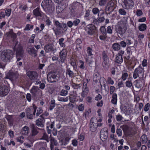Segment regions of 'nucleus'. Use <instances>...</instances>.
Wrapping results in <instances>:
<instances>
[{"label": "nucleus", "instance_id": "nucleus-1", "mask_svg": "<svg viewBox=\"0 0 150 150\" xmlns=\"http://www.w3.org/2000/svg\"><path fill=\"white\" fill-rule=\"evenodd\" d=\"M53 22L56 28H52L56 35H59L62 34H65L68 29L67 24L63 23H60L58 21L54 20Z\"/></svg>", "mask_w": 150, "mask_h": 150}, {"label": "nucleus", "instance_id": "nucleus-2", "mask_svg": "<svg viewBox=\"0 0 150 150\" xmlns=\"http://www.w3.org/2000/svg\"><path fill=\"white\" fill-rule=\"evenodd\" d=\"M14 54V52L10 50H4L1 54V59L5 62H9L13 58Z\"/></svg>", "mask_w": 150, "mask_h": 150}, {"label": "nucleus", "instance_id": "nucleus-3", "mask_svg": "<svg viewBox=\"0 0 150 150\" xmlns=\"http://www.w3.org/2000/svg\"><path fill=\"white\" fill-rule=\"evenodd\" d=\"M41 6L47 12L52 13L54 10V7L51 0H44L41 4Z\"/></svg>", "mask_w": 150, "mask_h": 150}, {"label": "nucleus", "instance_id": "nucleus-4", "mask_svg": "<svg viewBox=\"0 0 150 150\" xmlns=\"http://www.w3.org/2000/svg\"><path fill=\"white\" fill-rule=\"evenodd\" d=\"M144 70L142 67L141 65L136 68L133 73V77L134 79L139 77L140 79H143L144 78Z\"/></svg>", "mask_w": 150, "mask_h": 150}, {"label": "nucleus", "instance_id": "nucleus-5", "mask_svg": "<svg viewBox=\"0 0 150 150\" xmlns=\"http://www.w3.org/2000/svg\"><path fill=\"white\" fill-rule=\"evenodd\" d=\"M59 79L57 73L51 71L47 75V80L48 81L51 83L57 82Z\"/></svg>", "mask_w": 150, "mask_h": 150}, {"label": "nucleus", "instance_id": "nucleus-6", "mask_svg": "<svg viewBox=\"0 0 150 150\" xmlns=\"http://www.w3.org/2000/svg\"><path fill=\"white\" fill-rule=\"evenodd\" d=\"M115 29L118 33L122 35L126 32L127 27L124 24L121 23L118 24Z\"/></svg>", "mask_w": 150, "mask_h": 150}, {"label": "nucleus", "instance_id": "nucleus-7", "mask_svg": "<svg viewBox=\"0 0 150 150\" xmlns=\"http://www.w3.org/2000/svg\"><path fill=\"white\" fill-rule=\"evenodd\" d=\"M87 52L88 55L86 56V61L87 63L89 64V66L93 62V61L92 60V57H91V58H90V56H91L93 55L92 54L93 50L92 48L89 47H88L87 48Z\"/></svg>", "mask_w": 150, "mask_h": 150}, {"label": "nucleus", "instance_id": "nucleus-8", "mask_svg": "<svg viewBox=\"0 0 150 150\" xmlns=\"http://www.w3.org/2000/svg\"><path fill=\"white\" fill-rule=\"evenodd\" d=\"M24 52L22 47L21 46H19L16 50V57L17 61L18 62L22 57Z\"/></svg>", "mask_w": 150, "mask_h": 150}, {"label": "nucleus", "instance_id": "nucleus-9", "mask_svg": "<svg viewBox=\"0 0 150 150\" xmlns=\"http://www.w3.org/2000/svg\"><path fill=\"white\" fill-rule=\"evenodd\" d=\"M96 27L92 24L88 25L85 28L88 34L90 35H92L95 33Z\"/></svg>", "mask_w": 150, "mask_h": 150}, {"label": "nucleus", "instance_id": "nucleus-10", "mask_svg": "<svg viewBox=\"0 0 150 150\" xmlns=\"http://www.w3.org/2000/svg\"><path fill=\"white\" fill-rule=\"evenodd\" d=\"M123 3L125 6L124 8L127 9L132 8L134 5V3L132 0H124Z\"/></svg>", "mask_w": 150, "mask_h": 150}, {"label": "nucleus", "instance_id": "nucleus-11", "mask_svg": "<svg viewBox=\"0 0 150 150\" xmlns=\"http://www.w3.org/2000/svg\"><path fill=\"white\" fill-rule=\"evenodd\" d=\"M10 91L8 88L5 85L0 86V95L4 96L7 95Z\"/></svg>", "mask_w": 150, "mask_h": 150}, {"label": "nucleus", "instance_id": "nucleus-12", "mask_svg": "<svg viewBox=\"0 0 150 150\" xmlns=\"http://www.w3.org/2000/svg\"><path fill=\"white\" fill-rule=\"evenodd\" d=\"M100 137L103 141H105L108 138V130L107 129L104 128L101 130L100 132Z\"/></svg>", "mask_w": 150, "mask_h": 150}, {"label": "nucleus", "instance_id": "nucleus-13", "mask_svg": "<svg viewBox=\"0 0 150 150\" xmlns=\"http://www.w3.org/2000/svg\"><path fill=\"white\" fill-rule=\"evenodd\" d=\"M44 50L47 52H51L53 54L55 53L57 50L56 48H54L53 45L50 44L46 45L44 47Z\"/></svg>", "mask_w": 150, "mask_h": 150}, {"label": "nucleus", "instance_id": "nucleus-14", "mask_svg": "<svg viewBox=\"0 0 150 150\" xmlns=\"http://www.w3.org/2000/svg\"><path fill=\"white\" fill-rule=\"evenodd\" d=\"M37 107L35 105L33 104V106L30 107L29 108H26L25 110L26 113H32L33 112V115H35V112L36 111Z\"/></svg>", "mask_w": 150, "mask_h": 150}, {"label": "nucleus", "instance_id": "nucleus-15", "mask_svg": "<svg viewBox=\"0 0 150 150\" xmlns=\"http://www.w3.org/2000/svg\"><path fill=\"white\" fill-rule=\"evenodd\" d=\"M27 75L31 80H36L38 77V74L35 71H28L27 72Z\"/></svg>", "mask_w": 150, "mask_h": 150}, {"label": "nucleus", "instance_id": "nucleus-16", "mask_svg": "<svg viewBox=\"0 0 150 150\" xmlns=\"http://www.w3.org/2000/svg\"><path fill=\"white\" fill-rule=\"evenodd\" d=\"M31 134L32 136H34L38 134L39 132L38 129H40L37 127L33 124L30 125Z\"/></svg>", "mask_w": 150, "mask_h": 150}, {"label": "nucleus", "instance_id": "nucleus-17", "mask_svg": "<svg viewBox=\"0 0 150 150\" xmlns=\"http://www.w3.org/2000/svg\"><path fill=\"white\" fill-rule=\"evenodd\" d=\"M67 51L65 49H63L59 53L60 58L61 62L64 63L66 58Z\"/></svg>", "mask_w": 150, "mask_h": 150}, {"label": "nucleus", "instance_id": "nucleus-18", "mask_svg": "<svg viewBox=\"0 0 150 150\" xmlns=\"http://www.w3.org/2000/svg\"><path fill=\"white\" fill-rule=\"evenodd\" d=\"M77 97V94L76 91H73L71 92L69 96L70 102L71 103H74L75 101H76V99Z\"/></svg>", "mask_w": 150, "mask_h": 150}, {"label": "nucleus", "instance_id": "nucleus-19", "mask_svg": "<svg viewBox=\"0 0 150 150\" xmlns=\"http://www.w3.org/2000/svg\"><path fill=\"white\" fill-rule=\"evenodd\" d=\"M27 51L29 54L33 55L34 57H36L37 56V51L34 47L29 46L27 48Z\"/></svg>", "mask_w": 150, "mask_h": 150}, {"label": "nucleus", "instance_id": "nucleus-20", "mask_svg": "<svg viewBox=\"0 0 150 150\" xmlns=\"http://www.w3.org/2000/svg\"><path fill=\"white\" fill-rule=\"evenodd\" d=\"M50 148L51 150H53L54 146H57L58 144L57 141L56 139L52 137H51V135H50Z\"/></svg>", "mask_w": 150, "mask_h": 150}, {"label": "nucleus", "instance_id": "nucleus-21", "mask_svg": "<svg viewBox=\"0 0 150 150\" xmlns=\"http://www.w3.org/2000/svg\"><path fill=\"white\" fill-rule=\"evenodd\" d=\"M6 34L8 37L10 38L13 40H15L16 38V34L13 32L12 29L10 30V31L7 32Z\"/></svg>", "mask_w": 150, "mask_h": 150}, {"label": "nucleus", "instance_id": "nucleus-22", "mask_svg": "<svg viewBox=\"0 0 150 150\" xmlns=\"http://www.w3.org/2000/svg\"><path fill=\"white\" fill-rule=\"evenodd\" d=\"M97 124L94 123L91 119L90 123V128L92 132H94L97 129Z\"/></svg>", "mask_w": 150, "mask_h": 150}, {"label": "nucleus", "instance_id": "nucleus-23", "mask_svg": "<svg viewBox=\"0 0 150 150\" xmlns=\"http://www.w3.org/2000/svg\"><path fill=\"white\" fill-rule=\"evenodd\" d=\"M30 92L33 95H35L36 93L37 92H40L42 94V91L40 90L38 87L33 86L32 88L30 90Z\"/></svg>", "mask_w": 150, "mask_h": 150}, {"label": "nucleus", "instance_id": "nucleus-24", "mask_svg": "<svg viewBox=\"0 0 150 150\" xmlns=\"http://www.w3.org/2000/svg\"><path fill=\"white\" fill-rule=\"evenodd\" d=\"M33 13L34 15L36 17L42 16L40 10V8L39 7H37L33 11Z\"/></svg>", "mask_w": 150, "mask_h": 150}, {"label": "nucleus", "instance_id": "nucleus-25", "mask_svg": "<svg viewBox=\"0 0 150 150\" xmlns=\"http://www.w3.org/2000/svg\"><path fill=\"white\" fill-rule=\"evenodd\" d=\"M29 132V129L28 126H25L23 127L21 133L23 135H27Z\"/></svg>", "mask_w": 150, "mask_h": 150}, {"label": "nucleus", "instance_id": "nucleus-26", "mask_svg": "<svg viewBox=\"0 0 150 150\" xmlns=\"http://www.w3.org/2000/svg\"><path fill=\"white\" fill-rule=\"evenodd\" d=\"M9 78L12 81L16 80L18 77V75L17 74L13 73H10L8 76Z\"/></svg>", "mask_w": 150, "mask_h": 150}, {"label": "nucleus", "instance_id": "nucleus-27", "mask_svg": "<svg viewBox=\"0 0 150 150\" xmlns=\"http://www.w3.org/2000/svg\"><path fill=\"white\" fill-rule=\"evenodd\" d=\"M66 73L67 74L69 75L70 77H73L75 76V73L71 71L70 68H67L66 69Z\"/></svg>", "mask_w": 150, "mask_h": 150}, {"label": "nucleus", "instance_id": "nucleus-28", "mask_svg": "<svg viewBox=\"0 0 150 150\" xmlns=\"http://www.w3.org/2000/svg\"><path fill=\"white\" fill-rule=\"evenodd\" d=\"M123 59L122 56H120L116 54L115 59V62L119 64H121L123 62Z\"/></svg>", "mask_w": 150, "mask_h": 150}, {"label": "nucleus", "instance_id": "nucleus-29", "mask_svg": "<svg viewBox=\"0 0 150 150\" xmlns=\"http://www.w3.org/2000/svg\"><path fill=\"white\" fill-rule=\"evenodd\" d=\"M112 99L111 102L114 104H116L117 101V95L116 93H114L112 94Z\"/></svg>", "mask_w": 150, "mask_h": 150}, {"label": "nucleus", "instance_id": "nucleus-30", "mask_svg": "<svg viewBox=\"0 0 150 150\" xmlns=\"http://www.w3.org/2000/svg\"><path fill=\"white\" fill-rule=\"evenodd\" d=\"M36 125L39 127H43L44 124L42 122V120L41 119H38L36 121Z\"/></svg>", "mask_w": 150, "mask_h": 150}, {"label": "nucleus", "instance_id": "nucleus-31", "mask_svg": "<svg viewBox=\"0 0 150 150\" xmlns=\"http://www.w3.org/2000/svg\"><path fill=\"white\" fill-rule=\"evenodd\" d=\"M89 92L88 88H83L81 93V96L83 98H84L87 96Z\"/></svg>", "mask_w": 150, "mask_h": 150}, {"label": "nucleus", "instance_id": "nucleus-32", "mask_svg": "<svg viewBox=\"0 0 150 150\" xmlns=\"http://www.w3.org/2000/svg\"><path fill=\"white\" fill-rule=\"evenodd\" d=\"M105 20V18L104 17H99V16L97 19H95L93 20V22L95 23L96 22L101 23L103 22Z\"/></svg>", "mask_w": 150, "mask_h": 150}, {"label": "nucleus", "instance_id": "nucleus-33", "mask_svg": "<svg viewBox=\"0 0 150 150\" xmlns=\"http://www.w3.org/2000/svg\"><path fill=\"white\" fill-rule=\"evenodd\" d=\"M70 61L71 65L73 66V69L76 71V69L77 66L75 60L73 58H72L70 59Z\"/></svg>", "mask_w": 150, "mask_h": 150}, {"label": "nucleus", "instance_id": "nucleus-34", "mask_svg": "<svg viewBox=\"0 0 150 150\" xmlns=\"http://www.w3.org/2000/svg\"><path fill=\"white\" fill-rule=\"evenodd\" d=\"M112 47L114 50L117 51L120 48V46L118 43H115L112 45Z\"/></svg>", "mask_w": 150, "mask_h": 150}, {"label": "nucleus", "instance_id": "nucleus-35", "mask_svg": "<svg viewBox=\"0 0 150 150\" xmlns=\"http://www.w3.org/2000/svg\"><path fill=\"white\" fill-rule=\"evenodd\" d=\"M24 145L27 148H30L33 146V142L28 140L24 143Z\"/></svg>", "mask_w": 150, "mask_h": 150}, {"label": "nucleus", "instance_id": "nucleus-36", "mask_svg": "<svg viewBox=\"0 0 150 150\" xmlns=\"http://www.w3.org/2000/svg\"><path fill=\"white\" fill-rule=\"evenodd\" d=\"M64 39L63 38H61L58 41L59 43L60 46L62 47H65L66 45L64 42Z\"/></svg>", "mask_w": 150, "mask_h": 150}, {"label": "nucleus", "instance_id": "nucleus-37", "mask_svg": "<svg viewBox=\"0 0 150 150\" xmlns=\"http://www.w3.org/2000/svg\"><path fill=\"white\" fill-rule=\"evenodd\" d=\"M57 100L60 101L66 102H67L69 100V97H67L66 98H64L60 96H58Z\"/></svg>", "mask_w": 150, "mask_h": 150}, {"label": "nucleus", "instance_id": "nucleus-38", "mask_svg": "<svg viewBox=\"0 0 150 150\" xmlns=\"http://www.w3.org/2000/svg\"><path fill=\"white\" fill-rule=\"evenodd\" d=\"M102 65L104 68H108L109 66L108 61L103 60L102 63Z\"/></svg>", "mask_w": 150, "mask_h": 150}, {"label": "nucleus", "instance_id": "nucleus-39", "mask_svg": "<svg viewBox=\"0 0 150 150\" xmlns=\"http://www.w3.org/2000/svg\"><path fill=\"white\" fill-rule=\"evenodd\" d=\"M71 86L74 89H78L80 88L81 86V84H77L73 82L71 83Z\"/></svg>", "mask_w": 150, "mask_h": 150}, {"label": "nucleus", "instance_id": "nucleus-40", "mask_svg": "<svg viewBox=\"0 0 150 150\" xmlns=\"http://www.w3.org/2000/svg\"><path fill=\"white\" fill-rule=\"evenodd\" d=\"M92 12L94 15L98 14V16H99L100 10L98 8L95 7L93 8L92 9Z\"/></svg>", "mask_w": 150, "mask_h": 150}, {"label": "nucleus", "instance_id": "nucleus-41", "mask_svg": "<svg viewBox=\"0 0 150 150\" xmlns=\"http://www.w3.org/2000/svg\"><path fill=\"white\" fill-rule=\"evenodd\" d=\"M109 0H100L99 1L98 5L100 6H104Z\"/></svg>", "mask_w": 150, "mask_h": 150}, {"label": "nucleus", "instance_id": "nucleus-42", "mask_svg": "<svg viewBox=\"0 0 150 150\" xmlns=\"http://www.w3.org/2000/svg\"><path fill=\"white\" fill-rule=\"evenodd\" d=\"M141 140L143 143H146L148 141L147 137L145 134L143 135L141 137Z\"/></svg>", "mask_w": 150, "mask_h": 150}, {"label": "nucleus", "instance_id": "nucleus-43", "mask_svg": "<svg viewBox=\"0 0 150 150\" xmlns=\"http://www.w3.org/2000/svg\"><path fill=\"white\" fill-rule=\"evenodd\" d=\"M146 25L144 24H142L139 26V29L141 31H144L146 30Z\"/></svg>", "mask_w": 150, "mask_h": 150}, {"label": "nucleus", "instance_id": "nucleus-44", "mask_svg": "<svg viewBox=\"0 0 150 150\" xmlns=\"http://www.w3.org/2000/svg\"><path fill=\"white\" fill-rule=\"evenodd\" d=\"M100 31L102 34L104 35H106L107 34V32L105 27L102 26L100 28Z\"/></svg>", "mask_w": 150, "mask_h": 150}, {"label": "nucleus", "instance_id": "nucleus-45", "mask_svg": "<svg viewBox=\"0 0 150 150\" xmlns=\"http://www.w3.org/2000/svg\"><path fill=\"white\" fill-rule=\"evenodd\" d=\"M135 86L138 88H140L142 87V84H140L141 82L139 80H137L135 81Z\"/></svg>", "mask_w": 150, "mask_h": 150}, {"label": "nucleus", "instance_id": "nucleus-46", "mask_svg": "<svg viewBox=\"0 0 150 150\" xmlns=\"http://www.w3.org/2000/svg\"><path fill=\"white\" fill-rule=\"evenodd\" d=\"M125 85L126 87L130 88L132 86V83L131 80H129L126 81L125 82Z\"/></svg>", "mask_w": 150, "mask_h": 150}, {"label": "nucleus", "instance_id": "nucleus-47", "mask_svg": "<svg viewBox=\"0 0 150 150\" xmlns=\"http://www.w3.org/2000/svg\"><path fill=\"white\" fill-rule=\"evenodd\" d=\"M128 76V74L127 73L122 72L121 79L123 81H124L127 79Z\"/></svg>", "mask_w": 150, "mask_h": 150}, {"label": "nucleus", "instance_id": "nucleus-48", "mask_svg": "<svg viewBox=\"0 0 150 150\" xmlns=\"http://www.w3.org/2000/svg\"><path fill=\"white\" fill-rule=\"evenodd\" d=\"M59 94L62 96H66L68 94V91L66 90L62 89L59 92Z\"/></svg>", "mask_w": 150, "mask_h": 150}, {"label": "nucleus", "instance_id": "nucleus-49", "mask_svg": "<svg viewBox=\"0 0 150 150\" xmlns=\"http://www.w3.org/2000/svg\"><path fill=\"white\" fill-rule=\"evenodd\" d=\"M102 57L103 60H108V57L107 55V53L105 51H104L102 52Z\"/></svg>", "mask_w": 150, "mask_h": 150}, {"label": "nucleus", "instance_id": "nucleus-50", "mask_svg": "<svg viewBox=\"0 0 150 150\" xmlns=\"http://www.w3.org/2000/svg\"><path fill=\"white\" fill-rule=\"evenodd\" d=\"M6 118L8 122L11 123L13 121V118L11 115H7L6 116Z\"/></svg>", "mask_w": 150, "mask_h": 150}, {"label": "nucleus", "instance_id": "nucleus-51", "mask_svg": "<svg viewBox=\"0 0 150 150\" xmlns=\"http://www.w3.org/2000/svg\"><path fill=\"white\" fill-rule=\"evenodd\" d=\"M41 139L45 140L47 141V142H49L48 138V135L46 133H44L42 138H41Z\"/></svg>", "mask_w": 150, "mask_h": 150}, {"label": "nucleus", "instance_id": "nucleus-52", "mask_svg": "<svg viewBox=\"0 0 150 150\" xmlns=\"http://www.w3.org/2000/svg\"><path fill=\"white\" fill-rule=\"evenodd\" d=\"M118 12L121 15H125L127 14V12L123 8L120 9L119 10Z\"/></svg>", "mask_w": 150, "mask_h": 150}, {"label": "nucleus", "instance_id": "nucleus-53", "mask_svg": "<svg viewBox=\"0 0 150 150\" xmlns=\"http://www.w3.org/2000/svg\"><path fill=\"white\" fill-rule=\"evenodd\" d=\"M130 57V54H125V56L124 57L125 62H126L127 61H128V60H129Z\"/></svg>", "mask_w": 150, "mask_h": 150}, {"label": "nucleus", "instance_id": "nucleus-54", "mask_svg": "<svg viewBox=\"0 0 150 150\" xmlns=\"http://www.w3.org/2000/svg\"><path fill=\"white\" fill-rule=\"evenodd\" d=\"M24 138V137L22 136L18 137L17 138V142H19L21 143L22 144L23 142Z\"/></svg>", "mask_w": 150, "mask_h": 150}, {"label": "nucleus", "instance_id": "nucleus-55", "mask_svg": "<svg viewBox=\"0 0 150 150\" xmlns=\"http://www.w3.org/2000/svg\"><path fill=\"white\" fill-rule=\"evenodd\" d=\"M120 108L121 111L123 113L125 112L126 111V110L127 109V107L125 105H121V106L120 107Z\"/></svg>", "mask_w": 150, "mask_h": 150}, {"label": "nucleus", "instance_id": "nucleus-56", "mask_svg": "<svg viewBox=\"0 0 150 150\" xmlns=\"http://www.w3.org/2000/svg\"><path fill=\"white\" fill-rule=\"evenodd\" d=\"M43 110L41 107L39 108L37 111L36 115L37 116H38L40 114L42 113Z\"/></svg>", "mask_w": 150, "mask_h": 150}, {"label": "nucleus", "instance_id": "nucleus-57", "mask_svg": "<svg viewBox=\"0 0 150 150\" xmlns=\"http://www.w3.org/2000/svg\"><path fill=\"white\" fill-rule=\"evenodd\" d=\"M123 119V117L122 115L120 114L116 115V119L117 121H121Z\"/></svg>", "mask_w": 150, "mask_h": 150}, {"label": "nucleus", "instance_id": "nucleus-58", "mask_svg": "<svg viewBox=\"0 0 150 150\" xmlns=\"http://www.w3.org/2000/svg\"><path fill=\"white\" fill-rule=\"evenodd\" d=\"M6 144L8 146H9L12 144L13 146H15V143L13 140L12 139L10 141H7L6 142Z\"/></svg>", "mask_w": 150, "mask_h": 150}, {"label": "nucleus", "instance_id": "nucleus-59", "mask_svg": "<svg viewBox=\"0 0 150 150\" xmlns=\"http://www.w3.org/2000/svg\"><path fill=\"white\" fill-rule=\"evenodd\" d=\"M80 22V20L79 19H75L73 22V25L75 26H77L78 25Z\"/></svg>", "mask_w": 150, "mask_h": 150}, {"label": "nucleus", "instance_id": "nucleus-60", "mask_svg": "<svg viewBox=\"0 0 150 150\" xmlns=\"http://www.w3.org/2000/svg\"><path fill=\"white\" fill-rule=\"evenodd\" d=\"M33 26L32 25H30V24H27L25 29H24V30H29L33 28Z\"/></svg>", "mask_w": 150, "mask_h": 150}, {"label": "nucleus", "instance_id": "nucleus-61", "mask_svg": "<svg viewBox=\"0 0 150 150\" xmlns=\"http://www.w3.org/2000/svg\"><path fill=\"white\" fill-rule=\"evenodd\" d=\"M107 33L110 34H112V29L110 26H108L107 28Z\"/></svg>", "mask_w": 150, "mask_h": 150}, {"label": "nucleus", "instance_id": "nucleus-62", "mask_svg": "<svg viewBox=\"0 0 150 150\" xmlns=\"http://www.w3.org/2000/svg\"><path fill=\"white\" fill-rule=\"evenodd\" d=\"M116 133L119 136H121L122 134V130L120 128H117L116 130Z\"/></svg>", "mask_w": 150, "mask_h": 150}, {"label": "nucleus", "instance_id": "nucleus-63", "mask_svg": "<svg viewBox=\"0 0 150 150\" xmlns=\"http://www.w3.org/2000/svg\"><path fill=\"white\" fill-rule=\"evenodd\" d=\"M79 62L81 64V65L79 66V68L80 69H83L85 68V66H84V62L81 60H79Z\"/></svg>", "mask_w": 150, "mask_h": 150}, {"label": "nucleus", "instance_id": "nucleus-64", "mask_svg": "<svg viewBox=\"0 0 150 150\" xmlns=\"http://www.w3.org/2000/svg\"><path fill=\"white\" fill-rule=\"evenodd\" d=\"M28 8L27 6L25 5H24L23 6L21 5L20 6L19 8L21 9L22 11H25Z\"/></svg>", "mask_w": 150, "mask_h": 150}]
</instances>
